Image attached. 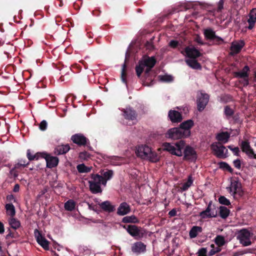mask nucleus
Masks as SVG:
<instances>
[{"mask_svg":"<svg viewBox=\"0 0 256 256\" xmlns=\"http://www.w3.org/2000/svg\"><path fill=\"white\" fill-rule=\"evenodd\" d=\"M70 148L68 144L58 146L56 148L54 152L57 154H62L67 152Z\"/></svg>","mask_w":256,"mask_h":256,"instance_id":"nucleus-27","label":"nucleus"},{"mask_svg":"<svg viewBox=\"0 0 256 256\" xmlns=\"http://www.w3.org/2000/svg\"><path fill=\"white\" fill-rule=\"evenodd\" d=\"M234 166L240 169L241 168V162L240 160L239 159H236L234 160L233 162Z\"/></svg>","mask_w":256,"mask_h":256,"instance_id":"nucleus-50","label":"nucleus"},{"mask_svg":"<svg viewBox=\"0 0 256 256\" xmlns=\"http://www.w3.org/2000/svg\"><path fill=\"white\" fill-rule=\"evenodd\" d=\"M184 158L186 160L194 161L196 159L197 156L194 149L190 146H186L184 150Z\"/></svg>","mask_w":256,"mask_h":256,"instance_id":"nucleus-12","label":"nucleus"},{"mask_svg":"<svg viewBox=\"0 0 256 256\" xmlns=\"http://www.w3.org/2000/svg\"><path fill=\"white\" fill-rule=\"evenodd\" d=\"M92 180L88 181L90 188L91 192L94 194L100 193L102 192L100 185L106 186V180L102 176L96 174L91 175Z\"/></svg>","mask_w":256,"mask_h":256,"instance_id":"nucleus-4","label":"nucleus"},{"mask_svg":"<svg viewBox=\"0 0 256 256\" xmlns=\"http://www.w3.org/2000/svg\"><path fill=\"white\" fill-rule=\"evenodd\" d=\"M6 213L8 215L13 217L16 214L15 208L12 204H8L6 205Z\"/></svg>","mask_w":256,"mask_h":256,"instance_id":"nucleus-32","label":"nucleus"},{"mask_svg":"<svg viewBox=\"0 0 256 256\" xmlns=\"http://www.w3.org/2000/svg\"><path fill=\"white\" fill-rule=\"evenodd\" d=\"M176 210L174 209H173V210H171L168 212V214L170 216H176Z\"/></svg>","mask_w":256,"mask_h":256,"instance_id":"nucleus-58","label":"nucleus"},{"mask_svg":"<svg viewBox=\"0 0 256 256\" xmlns=\"http://www.w3.org/2000/svg\"><path fill=\"white\" fill-rule=\"evenodd\" d=\"M34 236L38 243L45 250H49V242L43 236L40 232L38 230L34 231Z\"/></svg>","mask_w":256,"mask_h":256,"instance_id":"nucleus-11","label":"nucleus"},{"mask_svg":"<svg viewBox=\"0 0 256 256\" xmlns=\"http://www.w3.org/2000/svg\"><path fill=\"white\" fill-rule=\"evenodd\" d=\"M100 173L103 178L106 180V183L108 180H110L112 178L114 174L113 171L112 170H103Z\"/></svg>","mask_w":256,"mask_h":256,"instance_id":"nucleus-34","label":"nucleus"},{"mask_svg":"<svg viewBox=\"0 0 256 256\" xmlns=\"http://www.w3.org/2000/svg\"><path fill=\"white\" fill-rule=\"evenodd\" d=\"M126 66V64H124L122 66V82L124 83L126 82V80L124 78V70H125Z\"/></svg>","mask_w":256,"mask_h":256,"instance_id":"nucleus-56","label":"nucleus"},{"mask_svg":"<svg viewBox=\"0 0 256 256\" xmlns=\"http://www.w3.org/2000/svg\"><path fill=\"white\" fill-rule=\"evenodd\" d=\"M44 158L46 162V166L50 168L56 166L58 162V159L56 156H50L46 154Z\"/></svg>","mask_w":256,"mask_h":256,"instance_id":"nucleus-20","label":"nucleus"},{"mask_svg":"<svg viewBox=\"0 0 256 256\" xmlns=\"http://www.w3.org/2000/svg\"><path fill=\"white\" fill-rule=\"evenodd\" d=\"M228 148H229L230 150H232L234 155L236 156H240V150L238 146L234 147L233 145H230L228 146Z\"/></svg>","mask_w":256,"mask_h":256,"instance_id":"nucleus-45","label":"nucleus"},{"mask_svg":"<svg viewBox=\"0 0 256 256\" xmlns=\"http://www.w3.org/2000/svg\"><path fill=\"white\" fill-rule=\"evenodd\" d=\"M182 130L180 128H174L170 129L166 134V136L173 140H178L186 138Z\"/></svg>","mask_w":256,"mask_h":256,"instance_id":"nucleus-8","label":"nucleus"},{"mask_svg":"<svg viewBox=\"0 0 256 256\" xmlns=\"http://www.w3.org/2000/svg\"><path fill=\"white\" fill-rule=\"evenodd\" d=\"M4 231V224L0 222V234H3Z\"/></svg>","mask_w":256,"mask_h":256,"instance_id":"nucleus-61","label":"nucleus"},{"mask_svg":"<svg viewBox=\"0 0 256 256\" xmlns=\"http://www.w3.org/2000/svg\"><path fill=\"white\" fill-rule=\"evenodd\" d=\"M20 190V186L18 184H15L14 188V192H18Z\"/></svg>","mask_w":256,"mask_h":256,"instance_id":"nucleus-62","label":"nucleus"},{"mask_svg":"<svg viewBox=\"0 0 256 256\" xmlns=\"http://www.w3.org/2000/svg\"><path fill=\"white\" fill-rule=\"evenodd\" d=\"M230 190V192H232L234 194H237L239 196H242L243 194L242 184L238 178H235L231 180Z\"/></svg>","mask_w":256,"mask_h":256,"instance_id":"nucleus-9","label":"nucleus"},{"mask_svg":"<svg viewBox=\"0 0 256 256\" xmlns=\"http://www.w3.org/2000/svg\"><path fill=\"white\" fill-rule=\"evenodd\" d=\"M210 148L213 154L218 158L224 159L230 156L228 149L221 142L212 143Z\"/></svg>","mask_w":256,"mask_h":256,"instance_id":"nucleus-5","label":"nucleus"},{"mask_svg":"<svg viewBox=\"0 0 256 256\" xmlns=\"http://www.w3.org/2000/svg\"><path fill=\"white\" fill-rule=\"evenodd\" d=\"M132 250L137 254L144 253L146 251V245L141 242H136L132 245Z\"/></svg>","mask_w":256,"mask_h":256,"instance_id":"nucleus-15","label":"nucleus"},{"mask_svg":"<svg viewBox=\"0 0 256 256\" xmlns=\"http://www.w3.org/2000/svg\"><path fill=\"white\" fill-rule=\"evenodd\" d=\"M208 212V207L206 209V210L200 213V216L204 218H205V215L206 214L207 212Z\"/></svg>","mask_w":256,"mask_h":256,"instance_id":"nucleus-60","label":"nucleus"},{"mask_svg":"<svg viewBox=\"0 0 256 256\" xmlns=\"http://www.w3.org/2000/svg\"><path fill=\"white\" fill-rule=\"evenodd\" d=\"M46 154L44 153H36L34 155V160H38L40 157L44 158L45 157Z\"/></svg>","mask_w":256,"mask_h":256,"instance_id":"nucleus-54","label":"nucleus"},{"mask_svg":"<svg viewBox=\"0 0 256 256\" xmlns=\"http://www.w3.org/2000/svg\"><path fill=\"white\" fill-rule=\"evenodd\" d=\"M186 62L190 67L193 69L198 70L201 68L200 65L196 60V58H186Z\"/></svg>","mask_w":256,"mask_h":256,"instance_id":"nucleus-28","label":"nucleus"},{"mask_svg":"<svg viewBox=\"0 0 256 256\" xmlns=\"http://www.w3.org/2000/svg\"><path fill=\"white\" fill-rule=\"evenodd\" d=\"M250 158H256V154H254L253 150L250 148L247 152H245Z\"/></svg>","mask_w":256,"mask_h":256,"instance_id":"nucleus-48","label":"nucleus"},{"mask_svg":"<svg viewBox=\"0 0 256 256\" xmlns=\"http://www.w3.org/2000/svg\"><path fill=\"white\" fill-rule=\"evenodd\" d=\"M250 232L246 228H242L238 232V239L240 244L244 246H250L252 244L250 240Z\"/></svg>","mask_w":256,"mask_h":256,"instance_id":"nucleus-7","label":"nucleus"},{"mask_svg":"<svg viewBox=\"0 0 256 256\" xmlns=\"http://www.w3.org/2000/svg\"><path fill=\"white\" fill-rule=\"evenodd\" d=\"M7 199L10 201L14 200V202L16 201V199L13 195H9L7 196Z\"/></svg>","mask_w":256,"mask_h":256,"instance_id":"nucleus-59","label":"nucleus"},{"mask_svg":"<svg viewBox=\"0 0 256 256\" xmlns=\"http://www.w3.org/2000/svg\"><path fill=\"white\" fill-rule=\"evenodd\" d=\"M130 210L129 205L126 202H122L119 206L117 213L120 216H124L130 212Z\"/></svg>","mask_w":256,"mask_h":256,"instance_id":"nucleus-25","label":"nucleus"},{"mask_svg":"<svg viewBox=\"0 0 256 256\" xmlns=\"http://www.w3.org/2000/svg\"><path fill=\"white\" fill-rule=\"evenodd\" d=\"M159 78L161 81L164 82H170L173 80L172 76L168 74L159 76Z\"/></svg>","mask_w":256,"mask_h":256,"instance_id":"nucleus-42","label":"nucleus"},{"mask_svg":"<svg viewBox=\"0 0 256 256\" xmlns=\"http://www.w3.org/2000/svg\"><path fill=\"white\" fill-rule=\"evenodd\" d=\"M234 110L229 106H226L224 108V114L227 118L233 116L234 114Z\"/></svg>","mask_w":256,"mask_h":256,"instance_id":"nucleus-38","label":"nucleus"},{"mask_svg":"<svg viewBox=\"0 0 256 256\" xmlns=\"http://www.w3.org/2000/svg\"><path fill=\"white\" fill-rule=\"evenodd\" d=\"M243 79L242 80L240 81V83L242 84L244 87L248 86L249 84V78L248 77L242 78Z\"/></svg>","mask_w":256,"mask_h":256,"instance_id":"nucleus-51","label":"nucleus"},{"mask_svg":"<svg viewBox=\"0 0 256 256\" xmlns=\"http://www.w3.org/2000/svg\"><path fill=\"white\" fill-rule=\"evenodd\" d=\"M128 232L136 239H138L142 238L146 234V231L141 228H138L134 225H129L126 228L124 226Z\"/></svg>","mask_w":256,"mask_h":256,"instance_id":"nucleus-6","label":"nucleus"},{"mask_svg":"<svg viewBox=\"0 0 256 256\" xmlns=\"http://www.w3.org/2000/svg\"><path fill=\"white\" fill-rule=\"evenodd\" d=\"M193 181L194 180L192 176H190L188 178L187 182H184L180 188L182 190L185 191L187 190L192 186L193 183Z\"/></svg>","mask_w":256,"mask_h":256,"instance_id":"nucleus-36","label":"nucleus"},{"mask_svg":"<svg viewBox=\"0 0 256 256\" xmlns=\"http://www.w3.org/2000/svg\"><path fill=\"white\" fill-rule=\"evenodd\" d=\"M40 129L42 130H44L47 128V122L46 120H42L39 125Z\"/></svg>","mask_w":256,"mask_h":256,"instance_id":"nucleus-49","label":"nucleus"},{"mask_svg":"<svg viewBox=\"0 0 256 256\" xmlns=\"http://www.w3.org/2000/svg\"><path fill=\"white\" fill-rule=\"evenodd\" d=\"M224 40L220 37L217 36L215 32L209 28V45L220 44H222Z\"/></svg>","mask_w":256,"mask_h":256,"instance_id":"nucleus-14","label":"nucleus"},{"mask_svg":"<svg viewBox=\"0 0 256 256\" xmlns=\"http://www.w3.org/2000/svg\"><path fill=\"white\" fill-rule=\"evenodd\" d=\"M206 248H201L198 252V256H206Z\"/></svg>","mask_w":256,"mask_h":256,"instance_id":"nucleus-52","label":"nucleus"},{"mask_svg":"<svg viewBox=\"0 0 256 256\" xmlns=\"http://www.w3.org/2000/svg\"><path fill=\"white\" fill-rule=\"evenodd\" d=\"M207 104L206 94L200 92L198 94L197 100L198 109L199 111H202Z\"/></svg>","mask_w":256,"mask_h":256,"instance_id":"nucleus-17","label":"nucleus"},{"mask_svg":"<svg viewBox=\"0 0 256 256\" xmlns=\"http://www.w3.org/2000/svg\"><path fill=\"white\" fill-rule=\"evenodd\" d=\"M124 116L128 120L126 124L128 125L134 124L137 122L135 112L130 108H126L124 110Z\"/></svg>","mask_w":256,"mask_h":256,"instance_id":"nucleus-10","label":"nucleus"},{"mask_svg":"<svg viewBox=\"0 0 256 256\" xmlns=\"http://www.w3.org/2000/svg\"><path fill=\"white\" fill-rule=\"evenodd\" d=\"M218 214L219 216L223 219L227 218L230 213V210L226 207L224 206H220L219 208Z\"/></svg>","mask_w":256,"mask_h":256,"instance_id":"nucleus-29","label":"nucleus"},{"mask_svg":"<svg viewBox=\"0 0 256 256\" xmlns=\"http://www.w3.org/2000/svg\"><path fill=\"white\" fill-rule=\"evenodd\" d=\"M244 45L245 42L243 40H240L238 42H232L230 48L232 54L240 53Z\"/></svg>","mask_w":256,"mask_h":256,"instance_id":"nucleus-16","label":"nucleus"},{"mask_svg":"<svg viewBox=\"0 0 256 256\" xmlns=\"http://www.w3.org/2000/svg\"><path fill=\"white\" fill-rule=\"evenodd\" d=\"M218 201L220 204L225 206L230 204V200L224 196H220L218 198Z\"/></svg>","mask_w":256,"mask_h":256,"instance_id":"nucleus-44","label":"nucleus"},{"mask_svg":"<svg viewBox=\"0 0 256 256\" xmlns=\"http://www.w3.org/2000/svg\"><path fill=\"white\" fill-rule=\"evenodd\" d=\"M202 228L200 226H194L190 231L189 236L190 238H196L198 234L201 232Z\"/></svg>","mask_w":256,"mask_h":256,"instance_id":"nucleus-30","label":"nucleus"},{"mask_svg":"<svg viewBox=\"0 0 256 256\" xmlns=\"http://www.w3.org/2000/svg\"><path fill=\"white\" fill-rule=\"evenodd\" d=\"M90 154L86 152H82L80 153L79 157L80 159L83 160H87L90 158Z\"/></svg>","mask_w":256,"mask_h":256,"instance_id":"nucleus-46","label":"nucleus"},{"mask_svg":"<svg viewBox=\"0 0 256 256\" xmlns=\"http://www.w3.org/2000/svg\"><path fill=\"white\" fill-rule=\"evenodd\" d=\"M178 44V42L176 40H171L170 43H169V45L172 48H176Z\"/></svg>","mask_w":256,"mask_h":256,"instance_id":"nucleus-55","label":"nucleus"},{"mask_svg":"<svg viewBox=\"0 0 256 256\" xmlns=\"http://www.w3.org/2000/svg\"><path fill=\"white\" fill-rule=\"evenodd\" d=\"M156 62V60L153 56H144L136 68V74L138 77L140 76L144 70H145L146 73H148L152 68L154 66Z\"/></svg>","mask_w":256,"mask_h":256,"instance_id":"nucleus-2","label":"nucleus"},{"mask_svg":"<svg viewBox=\"0 0 256 256\" xmlns=\"http://www.w3.org/2000/svg\"><path fill=\"white\" fill-rule=\"evenodd\" d=\"M135 153L137 156L144 160H148L152 162H156L158 160L157 154L152 151L151 148L146 145H138L136 147Z\"/></svg>","mask_w":256,"mask_h":256,"instance_id":"nucleus-1","label":"nucleus"},{"mask_svg":"<svg viewBox=\"0 0 256 256\" xmlns=\"http://www.w3.org/2000/svg\"><path fill=\"white\" fill-rule=\"evenodd\" d=\"M250 68L248 66H245L242 70L234 72V76L238 78H244L249 76Z\"/></svg>","mask_w":256,"mask_h":256,"instance_id":"nucleus-23","label":"nucleus"},{"mask_svg":"<svg viewBox=\"0 0 256 256\" xmlns=\"http://www.w3.org/2000/svg\"><path fill=\"white\" fill-rule=\"evenodd\" d=\"M184 52L188 58H196L200 56V52L192 46L186 48Z\"/></svg>","mask_w":256,"mask_h":256,"instance_id":"nucleus-18","label":"nucleus"},{"mask_svg":"<svg viewBox=\"0 0 256 256\" xmlns=\"http://www.w3.org/2000/svg\"><path fill=\"white\" fill-rule=\"evenodd\" d=\"M185 146V142L180 140L176 143L166 142L162 144V148L172 154L178 156L182 155V150Z\"/></svg>","mask_w":256,"mask_h":256,"instance_id":"nucleus-3","label":"nucleus"},{"mask_svg":"<svg viewBox=\"0 0 256 256\" xmlns=\"http://www.w3.org/2000/svg\"><path fill=\"white\" fill-rule=\"evenodd\" d=\"M27 156L29 160H34V155L31 154L30 150H28L27 151Z\"/></svg>","mask_w":256,"mask_h":256,"instance_id":"nucleus-57","label":"nucleus"},{"mask_svg":"<svg viewBox=\"0 0 256 256\" xmlns=\"http://www.w3.org/2000/svg\"><path fill=\"white\" fill-rule=\"evenodd\" d=\"M10 174L14 175V177L17 176L18 174H16L14 170H12L10 172Z\"/></svg>","mask_w":256,"mask_h":256,"instance_id":"nucleus-63","label":"nucleus"},{"mask_svg":"<svg viewBox=\"0 0 256 256\" xmlns=\"http://www.w3.org/2000/svg\"><path fill=\"white\" fill-rule=\"evenodd\" d=\"M240 148L244 152H247L251 148L248 140L242 141L240 144Z\"/></svg>","mask_w":256,"mask_h":256,"instance_id":"nucleus-40","label":"nucleus"},{"mask_svg":"<svg viewBox=\"0 0 256 256\" xmlns=\"http://www.w3.org/2000/svg\"><path fill=\"white\" fill-rule=\"evenodd\" d=\"M210 247L212 248L210 250L209 252V256H212L215 254L216 252H219L221 248L218 246L214 247V244H212L210 245Z\"/></svg>","mask_w":256,"mask_h":256,"instance_id":"nucleus-43","label":"nucleus"},{"mask_svg":"<svg viewBox=\"0 0 256 256\" xmlns=\"http://www.w3.org/2000/svg\"><path fill=\"white\" fill-rule=\"evenodd\" d=\"M210 203L209 202V218L210 217H216L217 216L218 212L216 210V212H212L211 208H210Z\"/></svg>","mask_w":256,"mask_h":256,"instance_id":"nucleus-53","label":"nucleus"},{"mask_svg":"<svg viewBox=\"0 0 256 256\" xmlns=\"http://www.w3.org/2000/svg\"><path fill=\"white\" fill-rule=\"evenodd\" d=\"M249 18L248 20V29L252 30L254 28L256 22V8H252L248 14Z\"/></svg>","mask_w":256,"mask_h":256,"instance_id":"nucleus-19","label":"nucleus"},{"mask_svg":"<svg viewBox=\"0 0 256 256\" xmlns=\"http://www.w3.org/2000/svg\"><path fill=\"white\" fill-rule=\"evenodd\" d=\"M71 139L74 143L80 146L84 145L86 143V138L80 134L72 136Z\"/></svg>","mask_w":256,"mask_h":256,"instance_id":"nucleus-24","label":"nucleus"},{"mask_svg":"<svg viewBox=\"0 0 256 256\" xmlns=\"http://www.w3.org/2000/svg\"><path fill=\"white\" fill-rule=\"evenodd\" d=\"M216 138L218 141L217 142H221L223 144L228 141L230 134L228 132H221L217 134Z\"/></svg>","mask_w":256,"mask_h":256,"instance_id":"nucleus-22","label":"nucleus"},{"mask_svg":"<svg viewBox=\"0 0 256 256\" xmlns=\"http://www.w3.org/2000/svg\"><path fill=\"white\" fill-rule=\"evenodd\" d=\"M76 202L72 200H70L64 204V208L66 210L72 211L75 208Z\"/></svg>","mask_w":256,"mask_h":256,"instance_id":"nucleus-33","label":"nucleus"},{"mask_svg":"<svg viewBox=\"0 0 256 256\" xmlns=\"http://www.w3.org/2000/svg\"><path fill=\"white\" fill-rule=\"evenodd\" d=\"M204 34L206 38H208V29H206L204 30Z\"/></svg>","mask_w":256,"mask_h":256,"instance_id":"nucleus-64","label":"nucleus"},{"mask_svg":"<svg viewBox=\"0 0 256 256\" xmlns=\"http://www.w3.org/2000/svg\"><path fill=\"white\" fill-rule=\"evenodd\" d=\"M168 117L170 120L174 122H179L182 119L180 114L176 110H170L168 112Z\"/></svg>","mask_w":256,"mask_h":256,"instance_id":"nucleus-26","label":"nucleus"},{"mask_svg":"<svg viewBox=\"0 0 256 256\" xmlns=\"http://www.w3.org/2000/svg\"><path fill=\"white\" fill-rule=\"evenodd\" d=\"M215 242L218 246H222L224 245L225 243V240L224 238L222 236H217L215 238Z\"/></svg>","mask_w":256,"mask_h":256,"instance_id":"nucleus-41","label":"nucleus"},{"mask_svg":"<svg viewBox=\"0 0 256 256\" xmlns=\"http://www.w3.org/2000/svg\"><path fill=\"white\" fill-rule=\"evenodd\" d=\"M122 222L124 223H137L138 220L134 216L132 215L124 216L123 218Z\"/></svg>","mask_w":256,"mask_h":256,"instance_id":"nucleus-31","label":"nucleus"},{"mask_svg":"<svg viewBox=\"0 0 256 256\" xmlns=\"http://www.w3.org/2000/svg\"><path fill=\"white\" fill-rule=\"evenodd\" d=\"M98 202L100 207L104 211L110 212L115 210V206L111 204L109 201H105L100 203L98 200H96Z\"/></svg>","mask_w":256,"mask_h":256,"instance_id":"nucleus-21","label":"nucleus"},{"mask_svg":"<svg viewBox=\"0 0 256 256\" xmlns=\"http://www.w3.org/2000/svg\"><path fill=\"white\" fill-rule=\"evenodd\" d=\"M194 126V122L191 120H188L182 122L180 125V128L182 130L185 136H189L190 134V128Z\"/></svg>","mask_w":256,"mask_h":256,"instance_id":"nucleus-13","label":"nucleus"},{"mask_svg":"<svg viewBox=\"0 0 256 256\" xmlns=\"http://www.w3.org/2000/svg\"><path fill=\"white\" fill-rule=\"evenodd\" d=\"M218 166L222 170H226L230 173L233 172V169L226 162H220L218 163Z\"/></svg>","mask_w":256,"mask_h":256,"instance_id":"nucleus-35","label":"nucleus"},{"mask_svg":"<svg viewBox=\"0 0 256 256\" xmlns=\"http://www.w3.org/2000/svg\"><path fill=\"white\" fill-rule=\"evenodd\" d=\"M224 0H220L217 4L216 11L218 12H220L224 8Z\"/></svg>","mask_w":256,"mask_h":256,"instance_id":"nucleus-47","label":"nucleus"},{"mask_svg":"<svg viewBox=\"0 0 256 256\" xmlns=\"http://www.w3.org/2000/svg\"><path fill=\"white\" fill-rule=\"evenodd\" d=\"M76 168L78 172L80 173L88 172L91 170V168L86 166L84 164H78Z\"/></svg>","mask_w":256,"mask_h":256,"instance_id":"nucleus-39","label":"nucleus"},{"mask_svg":"<svg viewBox=\"0 0 256 256\" xmlns=\"http://www.w3.org/2000/svg\"><path fill=\"white\" fill-rule=\"evenodd\" d=\"M9 224L11 227L14 229H17L20 228V222L18 220L12 218L9 220Z\"/></svg>","mask_w":256,"mask_h":256,"instance_id":"nucleus-37","label":"nucleus"}]
</instances>
